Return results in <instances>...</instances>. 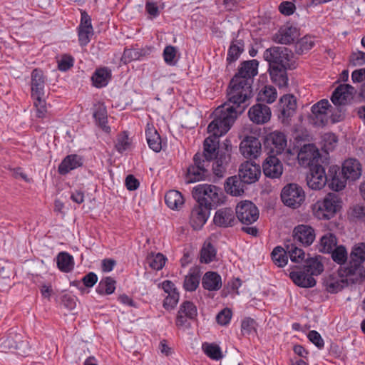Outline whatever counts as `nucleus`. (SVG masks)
Returning <instances> with one entry per match:
<instances>
[{
  "mask_svg": "<svg viewBox=\"0 0 365 365\" xmlns=\"http://www.w3.org/2000/svg\"><path fill=\"white\" fill-rule=\"evenodd\" d=\"M253 96L252 84L232 77L227 89V100L214 111L210 128L217 126V122L224 120L223 130H229L237 117L251 104Z\"/></svg>",
  "mask_w": 365,
  "mask_h": 365,
  "instance_id": "1",
  "label": "nucleus"
},
{
  "mask_svg": "<svg viewBox=\"0 0 365 365\" xmlns=\"http://www.w3.org/2000/svg\"><path fill=\"white\" fill-rule=\"evenodd\" d=\"M324 271V265L317 257L307 258L303 267H296L289 272V276L298 287L311 288L316 285L314 276L320 274Z\"/></svg>",
  "mask_w": 365,
  "mask_h": 365,
  "instance_id": "2",
  "label": "nucleus"
},
{
  "mask_svg": "<svg viewBox=\"0 0 365 365\" xmlns=\"http://www.w3.org/2000/svg\"><path fill=\"white\" fill-rule=\"evenodd\" d=\"M212 123L213 120L207 126V132L210 133L211 135L205 140L203 144V151L202 153L197 152L195 154L201 155V158L204 160H208L209 163H210L211 161L215 159L217 152L219 150V138L228 132V130L225 131L223 130V125L225 124L224 120L222 121V123L217 122V126L210 128V125Z\"/></svg>",
  "mask_w": 365,
  "mask_h": 365,
  "instance_id": "3",
  "label": "nucleus"
},
{
  "mask_svg": "<svg viewBox=\"0 0 365 365\" xmlns=\"http://www.w3.org/2000/svg\"><path fill=\"white\" fill-rule=\"evenodd\" d=\"M192 194L197 203L210 208L223 202V192L221 188L213 185H198L193 188Z\"/></svg>",
  "mask_w": 365,
  "mask_h": 365,
  "instance_id": "4",
  "label": "nucleus"
},
{
  "mask_svg": "<svg viewBox=\"0 0 365 365\" xmlns=\"http://www.w3.org/2000/svg\"><path fill=\"white\" fill-rule=\"evenodd\" d=\"M341 207V200L334 193H329L322 201H318L314 206V214L319 220L332 218Z\"/></svg>",
  "mask_w": 365,
  "mask_h": 365,
  "instance_id": "5",
  "label": "nucleus"
},
{
  "mask_svg": "<svg viewBox=\"0 0 365 365\" xmlns=\"http://www.w3.org/2000/svg\"><path fill=\"white\" fill-rule=\"evenodd\" d=\"M200 155H195L192 158L193 163L187 169L185 175L186 183H193L206 180L210 175L209 168L210 163L204 160Z\"/></svg>",
  "mask_w": 365,
  "mask_h": 365,
  "instance_id": "6",
  "label": "nucleus"
},
{
  "mask_svg": "<svg viewBox=\"0 0 365 365\" xmlns=\"http://www.w3.org/2000/svg\"><path fill=\"white\" fill-rule=\"evenodd\" d=\"M292 56V51L284 46H272L266 49L263 53V58L268 62L269 67L289 66V61Z\"/></svg>",
  "mask_w": 365,
  "mask_h": 365,
  "instance_id": "7",
  "label": "nucleus"
},
{
  "mask_svg": "<svg viewBox=\"0 0 365 365\" xmlns=\"http://www.w3.org/2000/svg\"><path fill=\"white\" fill-rule=\"evenodd\" d=\"M280 195L284 205L294 209L299 207L305 200L304 190L297 183L287 184Z\"/></svg>",
  "mask_w": 365,
  "mask_h": 365,
  "instance_id": "8",
  "label": "nucleus"
},
{
  "mask_svg": "<svg viewBox=\"0 0 365 365\" xmlns=\"http://www.w3.org/2000/svg\"><path fill=\"white\" fill-rule=\"evenodd\" d=\"M365 262V243H359L352 247L349 260L344 267V274L346 277L361 274L362 264Z\"/></svg>",
  "mask_w": 365,
  "mask_h": 365,
  "instance_id": "9",
  "label": "nucleus"
},
{
  "mask_svg": "<svg viewBox=\"0 0 365 365\" xmlns=\"http://www.w3.org/2000/svg\"><path fill=\"white\" fill-rule=\"evenodd\" d=\"M236 218L242 224L251 225L259 217V210L251 201L240 202L235 209Z\"/></svg>",
  "mask_w": 365,
  "mask_h": 365,
  "instance_id": "10",
  "label": "nucleus"
},
{
  "mask_svg": "<svg viewBox=\"0 0 365 365\" xmlns=\"http://www.w3.org/2000/svg\"><path fill=\"white\" fill-rule=\"evenodd\" d=\"M296 109L297 101L293 95H284L280 98L278 118L283 125H290Z\"/></svg>",
  "mask_w": 365,
  "mask_h": 365,
  "instance_id": "11",
  "label": "nucleus"
},
{
  "mask_svg": "<svg viewBox=\"0 0 365 365\" xmlns=\"http://www.w3.org/2000/svg\"><path fill=\"white\" fill-rule=\"evenodd\" d=\"M307 184L312 190H321L329 181L324 168L320 164L311 165L307 174Z\"/></svg>",
  "mask_w": 365,
  "mask_h": 365,
  "instance_id": "12",
  "label": "nucleus"
},
{
  "mask_svg": "<svg viewBox=\"0 0 365 365\" xmlns=\"http://www.w3.org/2000/svg\"><path fill=\"white\" fill-rule=\"evenodd\" d=\"M297 158L300 165L308 166L319 164L320 153L313 144L304 145L299 150Z\"/></svg>",
  "mask_w": 365,
  "mask_h": 365,
  "instance_id": "13",
  "label": "nucleus"
},
{
  "mask_svg": "<svg viewBox=\"0 0 365 365\" xmlns=\"http://www.w3.org/2000/svg\"><path fill=\"white\" fill-rule=\"evenodd\" d=\"M240 150L242 155L245 158L250 159H255L261 153V142L255 136H247L240 143Z\"/></svg>",
  "mask_w": 365,
  "mask_h": 365,
  "instance_id": "14",
  "label": "nucleus"
},
{
  "mask_svg": "<svg viewBox=\"0 0 365 365\" xmlns=\"http://www.w3.org/2000/svg\"><path fill=\"white\" fill-rule=\"evenodd\" d=\"M213 222L219 227L227 228L233 227L237 222L235 211L231 207L220 208L216 211Z\"/></svg>",
  "mask_w": 365,
  "mask_h": 365,
  "instance_id": "15",
  "label": "nucleus"
},
{
  "mask_svg": "<svg viewBox=\"0 0 365 365\" xmlns=\"http://www.w3.org/2000/svg\"><path fill=\"white\" fill-rule=\"evenodd\" d=\"M261 175L259 165L250 161H245L241 164L239 169V176L247 184H252L258 180Z\"/></svg>",
  "mask_w": 365,
  "mask_h": 365,
  "instance_id": "16",
  "label": "nucleus"
},
{
  "mask_svg": "<svg viewBox=\"0 0 365 365\" xmlns=\"http://www.w3.org/2000/svg\"><path fill=\"white\" fill-rule=\"evenodd\" d=\"M259 63L257 60L245 61L240 63L237 73L233 77H237V79L246 80L247 83L252 85L253 78L257 75V68Z\"/></svg>",
  "mask_w": 365,
  "mask_h": 365,
  "instance_id": "17",
  "label": "nucleus"
},
{
  "mask_svg": "<svg viewBox=\"0 0 365 365\" xmlns=\"http://www.w3.org/2000/svg\"><path fill=\"white\" fill-rule=\"evenodd\" d=\"M292 237L294 241L307 247L311 245L314 241L315 232L310 225L302 224L294 228Z\"/></svg>",
  "mask_w": 365,
  "mask_h": 365,
  "instance_id": "18",
  "label": "nucleus"
},
{
  "mask_svg": "<svg viewBox=\"0 0 365 365\" xmlns=\"http://www.w3.org/2000/svg\"><path fill=\"white\" fill-rule=\"evenodd\" d=\"M211 208L197 202L190 214V223L194 230L200 229L207 222Z\"/></svg>",
  "mask_w": 365,
  "mask_h": 365,
  "instance_id": "19",
  "label": "nucleus"
},
{
  "mask_svg": "<svg viewBox=\"0 0 365 365\" xmlns=\"http://www.w3.org/2000/svg\"><path fill=\"white\" fill-rule=\"evenodd\" d=\"M230 151L227 145L225 149L218 150L215 158V161L212 165L214 174L219 178L223 177L226 172L227 167L230 161Z\"/></svg>",
  "mask_w": 365,
  "mask_h": 365,
  "instance_id": "20",
  "label": "nucleus"
},
{
  "mask_svg": "<svg viewBox=\"0 0 365 365\" xmlns=\"http://www.w3.org/2000/svg\"><path fill=\"white\" fill-rule=\"evenodd\" d=\"M271 114L270 108L263 103L254 105L248 111L250 120L257 124H264L268 122L270 120Z\"/></svg>",
  "mask_w": 365,
  "mask_h": 365,
  "instance_id": "21",
  "label": "nucleus"
},
{
  "mask_svg": "<svg viewBox=\"0 0 365 365\" xmlns=\"http://www.w3.org/2000/svg\"><path fill=\"white\" fill-rule=\"evenodd\" d=\"M287 142V137L283 133L274 131L266 137L265 144L270 146L272 153L279 155L286 148Z\"/></svg>",
  "mask_w": 365,
  "mask_h": 365,
  "instance_id": "22",
  "label": "nucleus"
},
{
  "mask_svg": "<svg viewBox=\"0 0 365 365\" xmlns=\"http://www.w3.org/2000/svg\"><path fill=\"white\" fill-rule=\"evenodd\" d=\"M299 36L296 27L286 24L280 27L274 36V41L281 44H290L293 43Z\"/></svg>",
  "mask_w": 365,
  "mask_h": 365,
  "instance_id": "23",
  "label": "nucleus"
},
{
  "mask_svg": "<svg viewBox=\"0 0 365 365\" xmlns=\"http://www.w3.org/2000/svg\"><path fill=\"white\" fill-rule=\"evenodd\" d=\"M264 174L270 178H279L283 173L281 161L274 155L267 158L262 165Z\"/></svg>",
  "mask_w": 365,
  "mask_h": 365,
  "instance_id": "24",
  "label": "nucleus"
},
{
  "mask_svg": "<svg viewBox=\"0 0 365 365\" xmlns=\"http://www.w3.org/2000/svg\"><path fill=\"white\" fill-rule=\"evenodd\" d=\"M354 91V88L349 84H341L334 91L331 101L335 106L345 105Z\"/></svg>",
  "mask_w": 365,
  "mask_h": 365,
  "instance_id": "25",
  "label": "nucleus"
},
{
  "mask_svg": "<svg viewBox=\"0 0 365 365\" xmlns=\"http://www.w3.org/2000/svg\"><path fill=\"white\" fill-rule=\"evenodd\" d=\"M341 173L346 179L354 181L361 175V165L356 159L346 160L342 165Z\"/></svg>",
  "mask_w": 365,
  "mask_h": 365,
  "instance_id": "26",
  "label": "nucleus"
},
{
  "mask_svg": "<svg viewBox=\"0 0 365 365\" xmlns=\"http://www.w3.org/2000/svg\"><path fill=\"white\" fill-rule=\"evenodd\" d=\"M45 80L42 71L34 69L31 73L32 98L44 97Z\"/></svg>",
  "mask_w": 365,
  "mask_h": 365,
  "instance_id": "27",
  "label": "nucleus"
},
{
  "mask_svg": "<svg viewBox=\"0 0 365 365\" xmlns=\"http://www.w3.org/2000/svg\"><path fill=\"white\" fill-rule=\"evenodd\" d=\"M246 184L239 175H234L227 179L225 183V190L233 196H240L245 192Z\"/></svg>",
  "mask_w": 365,
  "mask_h": 365,
  "instance_id": "28",
  "label": "nucleus"
},
{
  "mask_svg": "<svg viewBox=\"0 0 365 365\" xmlns=\"http://www.w3.org/2000/svg\"><path fill=\"white\" fill-rule=\"evenodd\" d=\"M290 66L280 68L279 66L269 67V73L272 81L279 88H285L288 86V76L287 71Z\"/></svg>",
  "mask_w": 365,
  "mask_h": 365,
  "instance_id": "29",
  "label": "nucleus"
},
{
  "mask_svg": "<svg viewBox=\"0 0 365 365\" xmlns=\"http://www.w3.org/2000/svg\"><path fill=\"white\" fill-rule=\"evenodd\" d=\"M83 165L82 158L78 155H70L66 157L58 166V173L66 175L71 170Z\"/></svg>",
  "mask_w": 365,
  "mask_h": 365,
  "instance_id": "30",
  "label": "nucleus"
},
{
  "mask_svg": "<svg viewBox=\"0 0 365 365\" xmlns=\"http://www.w3.org/2000/svg\"><path fill=\"white\" fill-rule=\"evenodd\" d=\"M284 247L287 249V254L292 262L305 264V252L301 248H299L291 240L284 242Z\"/></svg>",
  "mask_w": 365,
  "mask_h": 365,
  "instance_id": "31",
  "label": "nucleus"
},
{
  "mask_svg": "<svg viewBox=\"0 0 365 365\" xmlns=\"http://www.w3.org/2000/svg\"><path fill=\"white\" fill-rule=\"evenodd\" d=\"M202 284L205 289L218 290L222 287L221 277L215 272H207L202 277Z\"/></svg>",
  "mask_w": 365,
  "mask_h": 365,
  "instance_id": "32",
  "label": "nucleus"
},
{
  "mask_svg": "<svg viewBox=\"0 0 365 365\" xmlns=\"http://www.w3.org/2000/svg\"><path fill=\"white\" fill-rule=\"evenodd\" d=\"M145 135L149 148L156 153L160 152L162 148L161 138L156 129L148 124Z\"/></svg>",
  "mask_w": 365,
  "mask_h": 365,
  "instance_id": "33",
  "label": "nucleus"
},
{
  "mask_svg": "<svg viewBox=\"0 0 365 365\" xmlns=\"http://www.w3.org/2000/svg\"><path fill=\"white\" fill-rule=\"evenodd\" d=\"M200 272L197 268H193L190 270L187 275L185 276L183 282V287L186 291L192 292L196 290L200 284Z\"/></svg>",
  "mask_w": 365,
  "mask_h": 365,
  "instance_id": "34",
  "label": "nucleus"
},
{
  "mask_svg": "<svg viewBox=\"0 0 365 365\" xmlns=\"http://www.w3.org/2000/svg\"><path fill=\"white\" fill-rule=\"evenodd\" d=\"M324 285L328 292L337 293L341 291L344 287L348 285L347 280L342 278H337L333 275L324 279Z\"/></svg>",
  "mask_w": 365,
  "mask_h": 365,
  "instance_id": "35",
  "label": "nucleus"
},
{
  "mask_svg": "<svg viewBox=\"0 0 365 365\" xmlns=\"http://www.w3.org/2000/svg\"><path fill=\"white\" fill-rule=\"evenodd\" d=\"M110 75V71L107 68L96 69L91 77L93 86L96 88L106 86L108 83Z\"/></svg>",
  "mask_w": 365,
  "mask_h": 365,
  "instance_id": "36",
  "label": "nucleus"
},
{
  "mask_svg": "<svg viewBox=\"0 0 365 365\" xmlns=\"http://www.w3.org/2000/svg\"><path fill=\"white\" fill-rule=\"evenodd\" d=\"M165 202L170 209L178 210L184 204V199L180 192L172 190L165 194Z\"/></svg>",
  "mask_w": 365,
  "mask_h": 365,
  "instance_id": "37",
  "label": "nucleus"
},
{
  "mask_svg": "<svg viewBox=\"0 0 365 365\" xmlns=\"http://www.w3.org/2000/svg\"><path fill=\"white\" fill-rule=\"evenodd\" d=\"M58 268L64 272H70L74 266L73 257L66 252H60L56 258Z\"/></svg>",
  "mask_w": 365,
  "mask_h": 365,
  "instance_id": "38",
  "label": "nucleus"
},
{
  "mask_svg": "<svg viewBox=\"0 0 365 365\" xmlns=\"http://www.w3.org/2000/svg\"><path fill=\"white\" fill-rule=\"evenodd\" d=\"M271 256L274 264L279 267H284L288 262V254L285 247L283 248L281 246L274 247Z\"/></svg>",
  "mask_w": 365,
  "mask_h": 365,
  "instance_id": "39",
  "label": "nucleus"
},
{
  "mask_svg": "<svg viewBox=\"0 0 365 365\" xmlns=\"http://www.w3.org/2000/svg\"><path fill=\"white\" fill-rule=\"evenodd\" d=\"M244 51V43L242 40L232 42L227 52V61L229 63L236 61Z\"/></svg>",
  "mask_w": 365,
  "mask_h": 365,
  "instance_id": "40",
  "label": "nucleus"
},
{
  "mask_svg": "<svg viewBox=\"0 0 365 365\" xmlns=\"http://www.w3.org/2000/svg\"><path fill=\"white\" fill-rule=\"evenodd\" d=\"M115 283L110 277L103 278L98 283L96 292L100 294H111L115 289Z\"/></svg>",
  "mask_w": 365,
  "mask_h": 365,
  "instance_id": "41",
  "label": "nucleus"
},
{
  "mask_svg": "<svg viewBox=\"0 0 365 365\" xmlns=\"http://www.w3.org/2000/svg\"><path fill=\"white\" fill-rule=\"evenodd\" d=\"M336 237L331 233L324 235L320 240L319 251L330 253L336 247Z\"/></svg>",
  "mask_w": 365,
  "mask_h": 365,
  "instance_id": "42",
  "label": "nucleus"
},
{
  "mask_svg": "<svg viewBox=\"0 0 365 365\" xmlns=\"http://www.w3.org/2000/svg\"><path fill=\"white\" fill-rule=\"evenodd\" d=\"M329 107H331V105L328 100L322 99L312 106V112L317 118H320L321 121L324 122V118L326 117Z\"/></svg>",
  "mask_w": 365,
  "mask_h": 365,
  "instance_id": "43",
  "label": "nucleus"
},
{
  "mask_svg": "<svg viewBox=\"0 0 365 365\" xmlns=\"http://www.w3.org/2000/svg\"><path fill=\"white\" fill-rule=\"evenodd\" d=\"M277 98L276 89L272 86H265L262 90L257 96V101L267 103H273Z\"/></svg>",
  "mask_w": 365,
  "mask_h": 365,
  "instance_id": "44",
  "label": "nucleus"
},
{
  "mask_svg": "<svg viewBox=\"0 0 365 365\" xmlns=\"http://www.w3.org/2000/svg\"><path fill=\"white\" fill-rule=\"evenodd\" d=\"M322 149L327 153L332 151L337 145L338 138L332 133H324L322 137Z\"/></svg>",
  "mask_w": 365,
  "mask_h": 365,
  "instance_id": "45",
  "label": "nucleus"
},
{
  "mask_svg": "<svg viewBox=\"0 0 365 365\" xmlns=\"http://www.w3.org/2000/svg\"><path fill=\"white\" fill-rule=\"evenodd\" d=\"M216 250L210 243L205 244L201 250L200 261L201 262L210 263L215 260L216 257Z\"/></svg>",
  "mask_w": 365,
  "mask_h": 365,
  "instance_id": "46",
  "label": "nucleus"
},
{
  "mask_svg": "<svg viewBox=\"0 0 365 365\" xmlns=\"http://www.w3.org/2000/svg\"><path fill=\"white\" fill-rule=\"evenodd\" d=\"M334 262L341 265L345 264L348 259V253L344 246H336L333 251L330 252Z\"/></svg>",
  "mask_w": 365,
  "mask_h": 365,
  "instance_id": "47",
  "label": "nucleus"
},
{
  "mask_svg": "<svg viewBox=\"0 0 365 365\" xmlns=\"http://www.w3.org/2000/svg\"><path fill=\"white\" fill-rule=\"evenodd\" d=\"M166 261V257L161 253L151 254L147 257L149 266L155 270L161 269Z\"/></svg>",
  "mask_w": 365,
  "mask_h": 365,
  "instance_id": "48",
  "label": "nucleus"
},
{
  "mask_svg": "<svg viewBox=\"0 0 365 365\" xmlns=\"http://www.w3.org/2000/svg\"><path fill=\"white\" fill-rule=\"evenodd\" d=\"M93 117L98 122L99 126L106 133L110 131V128L107 125V115L106 109L101 106L98 107L93 112Z\"/></svg>",
  "mask_w": 365,
  "mask_h": 365,
  "instance_id": "49",
  "label": "nucleus"
},
{
  "mask_svg": "<svg viewBox=\"0 0 365 365\" xmlns=\"http://www.w3.org/2000/svg\"><path fill=\"white\" fill-rule=\"evenodd\" d=\"M180 314H183L189 319L193 320L197 316V310L196 306L190 301H185L180 306L179 311Z\"/></svg>",
  "mask_w": 365,
  "mask_h": 365,
  "instance_id": "50",
  "label": "nucleus"
},
{
  "mask_svg": "<svg viewBox=\"0 0 365 365\" xmlns=\"http://www.w3.org/2000/svg\"><path fill=\"white\" fill-rule=\"evenodd\" d=\"M314 46V40L311 37L305 36L297 42L295 51L298 54H302L312 49Z\"/></svg>",
  "mask_w": 365,
  "mask_h": 365,
  "instance_id": "51",
  "label": "nucleus"
},
{
  "mask_svg": "<svg viewBox=\"0 0 365 365\" xmlns=\"http://www.w3.org/2000/svg\"><path fill=\"white\" fill-rule=\"evenodd\" d=\"M202 348L205 354L212 359L219 360L223 356L220 346L216 344L205 343Z\"/></svg>",
  "mask_w": 365,
  "mask_h": 365,
  "instance_id": "52",
  "label": "nucleus"
},
{
  "mask_svg": "<svg viewBox=\"0 0 365 365\" xmlns=\"http://www.w3.org/2000/svg\"><path fill=\"white\" fill-rule=\"evenodd\" d=\"M339 175L340 173L337 175L336 170H334V175L331 176L329 184V187L336 192L342 190L345 187L346 180H348L344 178V175L340 177Z\"/></svg>",
  "mask_w": 365,
  "mask_h": 365,
  "instance_id": "53",
  "label": "nucleus"
},
{
  "mask_svg": "<svg viewBox=\"0 0 365 365\" xmlns=\"http://www.w3.org/2000/svg\"><path fill=\"white\" fill-rule=\"evenodd\" d=\"M130 145V139L126 132H123L118 135L115 147L119 153H122L128 150Z\"/></svg>",
  "mask_w": 365,
  "mask_h": 365,
  "instance_id": "54",
  "label": "nucleus"
},
{
  "mask_svg": "<svg viewBox=\"0 0 365 365\" xmlns=\"http://www.w3.org/2000/svg\"><path fill=\"white\" fill-rule=\"evenodd\" d=\"M36 108V115L38 118H43L46 115L47 109L44 97L33 98Z\"/></svg>",
  "mask_w": 365,
  "mask_h": 365,
  "instance_id": "55",
  "label": "nucleus"
},
{
  "mask_svg": "<svg viewBox=\"0 0 365 365\" xmlns=\"http://www.w3.org/2000/svg\"><path fill=\"white\" fill-rule=\"evenodd\" d=\"M177 50L175 46H167L163 51L164 61L168 65L174 66L176 63Z\"/></svg>",
  "mask_w": 365,
  "mask_h": 365,
  "instance_id": "56",
  "label": "nucleus"
},
{
  "mask_svg": "<svg viewBox=\"0 0 365 365\" xmlns=\"http://www.w3.org/2000/svg\"><path fill=\"white\" fill-rule=\"evenodd\" d=\"M241 328L243 335H250L256 331V322L251 318H246L242 320Z\"/></svg>",
  "mask_w": 365,
  "mask_h": 365,
  "instance_id": "57",
  "label": "nucleus"
},
{
  "mask_svg": "<svg viewBox=\"0 0 365 365\" xmlns=\"http://www.w3.org/2000/svg\"><path fill=\"white\" fill-rule=\"evenodd\" d=\"M179 300V294L177 292L170 293L163 302V307L166 309H173L178 304Z\"/></svg>",
  "mask_w": 365,
  "mask_h": 365,
  "instance_id": "58",
  "label": "nucleus"
},
{
  "mask_svg": "<svg viewBox=\"0 0 365 365\" xmlns=\"http://www.w3.org/2000/svg\"><path fill=\"white\" fill-rule=\"evenodd\" d=\"M231 317V310L228 308H225L217 314L216 320L218 324L221 325H226L230 322Z\"/></svg>",
  "mask_w": 365,
  "mask_h": 365,
  "instance_id": "59",
  "label": "nucleus"
},
{
  "mask_svg": "<svg viewBox=\"0 0 365 365\" xmlns=\"http://www.w3.org/2000/svg\"><path fill=\"white\" fill-rule=\"evenodd\" d=\"M73 66V58L68 55H63L58 62V68L61 71H66Z\"/></svg>",
  "mask_w": 365,
  "mask_h": 365,
  "instance_id": "60",
  "label": "nucleus"
},
{
  "mask_svg": "<svg viewBox=\"0 0 365 365\" xmlns=\"http://www.w3.org/2000/svg\"><path fill=\"white\" fill-rule=\"evenodd\" d=\"M307 337L309 341L313 343L317 348L322 349L324 347V340L317 331H310L307 335Z\"/></svg>",
  "mask_w": 365,
  "mask_h": 365,
  "instance_id": "61",
  "label": "nucleus"
},
{
  "mask_svg": "<svg viewBox=\"0 0 365 365\" xmlns=\"http://www.w3.org/2000/svg\"><path fill=\"white\" fill-rule=\"evenodd\" d=\"M350 61L354 66H361L365 63V52H353L350 56Z\"/></svg>",
  "mask_w": 365,
  "mask_h": 365,
  "instance_id": "62",
  "label": "nucleus"
},
{
  "mask_svg": "<svg viewBox=\"0 0 365 365\" xmlns=\"http://www.w3.org/2000/svg\"><path fill=\"white\" fill-rule=\"evenodd\" d=\"M139 57L138 52L135 49L128 48L125 49L121 57V61L125 63L138 59Z\"/></svg>",
  "mask_w": 365,
  "mask_h": 365,
  "instance_id": "63",
  "label": "nucleus"
},
{
  "mask_svg": "<svg viewBox=\"0 0 365 365\" xmlns=\"http://www.w3.org/2000/svg\"><path fill=\"white\" fill-rule=\"evenodd\" d=\"M93 30L78 29V41L81 46H86L90 41Z\"/></svg>",
  "mask_w": 365,
  "mask_h": 365,
  "instance_id": "64",
  "label": "nucleus"
}]
</instances>
